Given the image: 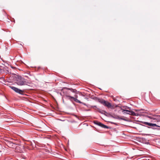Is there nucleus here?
<instances>
[{"mask_svg":"<svg viewBox=\"0 0 160 160\" xmlns=\"http://www.w3.org/2000/svg\"><path fill=\"white\" fill-rule=\"evenodd\" d=\"M16 83L19 86L25 85L27 84V82L25 79L21 76H18L16 80Z\"/></svg>","mask_w":160,"mask_h":160,"instance_id":"1","label":"nucleus"},{"mask_svg":"<svg viewBox=\"0 0 160 160\" xmlns=\"http://www.w3.org/2000/svg\"><path fill=\"white\" fill-rule=\"evenodd\" d=\"M10 88L17 93L21 94H23L24 92V90H21L13 86H10Z\"/></svg>","mask_w":160,"mask_h":160,"instance_id":"2","label":"nucleus"},{"mask_svg":"<svg viewBox=\"0 0 160 160\" xmlns=\"http://www.w3.org/2000/svg\"><path fill=\"white\" fill-rule=\"evenodd\" d=\"M66 97H68L69 98L68 99L71 101H72V99H73L76 102H78L80 103L83 104L84 105H85V104H84L83 103L81 102L78 100L76 98H74L72 97H71L69 96H66Z\"/></svg>","mask_w":160,"mask_h":160,"instance_id":"3","label":"nucleus"},{"mask_svg":"<svg viewBox=\"0 0 160 160\" xmlns=\"http://www.w3.org/2000/svg\"><path fill=\"white\" fill-rule=\"evenodd\" d=\"M96 124H97V125L103 128H108V126L103 124H102V123H101L100 122H97L96 123Z\"/></svg>","mask_w":160,"mask_h":160,"instance_id":"4","label":"nucleus"},{"mask_svg":"<svg viewBox=\"0 0 160 160\" xmlns=\"http://www.w3.org/2000/svg\"><path fill=\"white\" fill-rule=\"evenodd\" d=\"M122 112L124 114H130L132 112L127 110H124L122 111Z\"/></svg>","mask_w":160,"mask_h":160,"instance_id":"5","label":"nucleus"},{"mask_svg":"<svg viewBox=\"0 0 160 160\" xmlns=\"http://www.w3.org/2000/svg\"><path fill=\"white\" fill-rule=\"evenodd\" d=\"M98 101L100 103H101L103 105H104L105 103V102L106 101L101 99H98Z\"/></svg>","mask_w":160,"mask_h":160,"instance_id":"6","label":"nucleus"},{"mask_svg":"<svg viewBox=\"0 0 160 160\" xmlns=\"http://www.w3.org/2000/svg\"><path fill=\"white\" fill-rule=\"evenodd\" d=\"M104 105L108 107V108H110L111 106V103L106 101H105V103Z\"/></svg>","mask_w":160,"mask_h":160,"instance_id":"7","label":"nucleus"},{"mask_svg":"<svg viewBox=\"0 0 160 160\" xmlns=\"http://www.w3.org/2000/svg\"><path fill=\"white\" fill-rule=\"evenodd\" d=\"M67 89L69 90H71L72 92H75L76 91V90L75 89L73 90L72 89H70L69 88H67Z\"/></svg>","mask_w":160,"mask_h":160,"instance_id":"8","label":"nucleus"},{"mask_svg":"<svg viewBox=\"0 0 160 160\" xmlns=\"http://www.w3.org/2000/svg\"><path fill=\"white\" fill-rule=\"evenodd\" d=\"M145 124L146 125H148V126H150L151 125V123H148V122H145Z\"/></svg>","mask_w":160,"mask_h":160,"instance_id":"9","label":"nucleus"},{"mask_svg":"<svg viewBox=\"0 0 160 160\" xmlns=\"http://www.w3.org/2000/svg\"><path fill=\"white\" fill-rule=\"evenodd\" d=\"M154 126H156V127H160V126L157 125L156 124L153 123V127H154Z\"/></svg>","mask_w":160,"mask_h":160,"instance_id":"10","label":"nucleus"},{"mask_svg":"<svg viewBox=\"0 0 160 160\" xmlns=\"http://www.w3.org/2000/svg\"><path fill=\"white\" fill-rule=\"evenodd\" d=\"M99 112H100L101 113H103V111H101V110H100L99 111Z\"/></svg>","mask_w":160,"mask_h":160,"instance_id":"11","label":"nucleus"},{"mask_svg":"<svg viewBox=\"0 0 160 160\" xmlns=\"http://www.w3.org/2000/svg\"><path fill=\"white\" fill-rule=\"evenodd\" d=\"M148 118H150L151 119H153V118H152L151 116H149Z\"/></svg>","mask_w":160,"mask_h":160,"instance_id":"12","label":"nucleus"},{"mask_svg":"<svg viewBox=\"0 0 160 160\" xmlns=\"http://www.w3.org/2000/svg\"><path fill=\"white\" fill-rule=\"evenodd\" d=\"M150 126L153 127V123H151V125Z\"/></svg>","mask_w":160,"mask_h":160,"instance_id":"13","label":"nucleus"},{"mask_svg":"<svg viewBox=\"0 0 160 160\" xmlns=\"http://www.w3.org/2000/svg\"><path fill=\"white\" fill-rule=\"evenodd\" d=\"M19 148V147H17V149H18V148Z\"/></svg>","mask_w":160,"mask_h":160,"instance_id":"14","label":"nucleus"},{"mask_svg":"<svg viewBox=\"0 0 160 160\" xmlns=\"http://www.w3.org/2000/svg\"><path fill=\"white\" fill-rule=\"evenodd\" d=\"M92 107L94 108V107H96V106H92Z\"/></svg>","mask_w":160,"mask_h":160,"instance_id":"15","label":"nucleus"},{"mask_svg":"<svg viewBox=\"0 0 160 160\" xmlns=\"http://www.w3.org/2000/svg\"><path fill=\"white\" fill-rule=\"evenodd\" d=\"M19 152H20V153H21L22 152L21 151H18Z\"/></svg>","mask_w":160,"mask_h":160,"instance_id":"16","label":"nucleus"},{"mask_svg":"<svg viewBox=\"0 0 160 160\" xmlns=\"http://www.w3.org/2000/svg\"><path fill=\"white\" fill-rule=\"evenodd\" d=\"M77 97H78V96H76V98H77Z\"/></svg>","mask_w":160,"mask_h":160,"instance_id":"17","label":"nucleus"}]
</instances>
